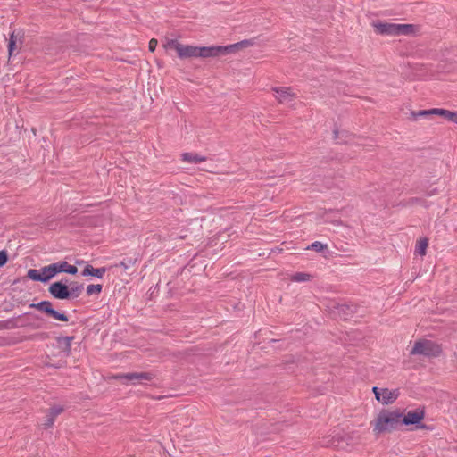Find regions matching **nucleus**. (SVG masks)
Returning a JSON list of instances; mask_svg holds the SVG:
<instances>
[{"mask_svg":"<svg viewBox=\"0 0 457 457\" xmlns=\"http://www.w3.org/2000/svg\"><path fill=\"white\" fill-rule=\"evenodd\" d=\"M312 248H314V243H312L311 245H309V246L307 247V249H312Z\"/></svg>","mask_w":457,"mask_h":457,"instance_id":"obj_37","label":"nucleus"},{"mask_svg":"<svg viewBox=\"0 0 457 457\" xmlns=\"http://www.w3.org/2000/svg\"><path fill=\"white\" fill-rule=\"evenodd\" d=\"M441 346L428 339H420L414 343L410 354L411 355H422L425 357H437L441 354Z\"/></svg>","mask_w":457,"mask_h":457,"instance_id":"obj_5","label":"nucleus"},{"mask_svg":"<svg viewBox=\"0 0 457 457\" xmlns=\"http://www.w3.org/2000/svg\"><path fill=\"white\" fill-rule=\"evenodd\" d=\"M425 418V408L418 407L408 411L401 410V426L408 427V430L414 431L418 429L430 430L432 428L424 424L422 421Z\"/></svg>","mask_w":457,"mask_h":457,"instance_id":"obj_3","label":"nucleus"},{"mask_svg":"<svg viewBox=\"0 0 457 457\" xmlns=\"http://www.w3.org/2000/svg\"><path fill=\"white\" fill-rule=\"evenodd\" d=\"M68 280L66 279L65 282ZM49 293L56 299L64 300L69 299L68 286L62 281H58L51 284L48 288Z\"/></svg>","mask_w":457,"mask_h":457,"instance_id":"obj_10","label":"nucleus"},{"mask_svg":"<svg viewBox=\"0 0 457 457\" xmlns=\"http://www.w3.org/2000/svg\"><path fill=\"white\" fill-rule=\"evenodd\" d=\"M400 409H383L371 421L372 431L375 436L389 434L401 427Z\"/></svg>","mask_w":457,"mask_h":457,"instance_id":"obj_2","label":"nucleus"},{"mask_svg":"<svg viewBox=\"0 0 457 457\" xmlns=\"http://www.w3.org/2000/svg\"><path fill=\"white\" fill-rule=\"evenodd\" d=\"M325 310L335 319L349 320L356 312L353 304L339 303L333 299L320 301Z\"/></svg>","mask_w":457,"mask_h":457,"instance_id":"obj_4","label":"nucleus"},{"mask_svg":"<svg viewBox=\"0 0 457 457\" xmlns=\"http://www.w3.org/2000/svg\"><path fill=\"white\" fill-rule=\"evenodd\" d=\"M251 45L249 40L228 45V46H195L182 45L179 47L178 55L181 59L186 58H211L227 55L239 50L242 47Z\"/></svg>","mask_w":457,"mask_h":457,"instance_id":"obj_1","label":"nucleus"},{"mask_svg":"<svg viewBox=\"0 0 457 457\" xmlns=\"http://www.w3.org/2000/svg\"><path fill=\"white\" fill-rule=\"evenodd\" d=\"M45 365H46V366H53L49 361H45Z\"/></svg>","mask_w":457,"mask_h":457,"instance_id":"obj_38","label":"nucleus"},{"mask_svg":"<svg viewBox=\"0 0 457 457\" xmlns=\"http://www.w3.org/2000/svg\"><path fill=\"white\" fill-rule=\"evenodd\" d=\"M327 245L322 244L319 241H316V253L319 252H323L324 250H327Z\"/></svg>","mask_w":457,"mask_h":457,"instance_id":"obj_31","label":"nucleus"},{"mask_svg":"<svg viewBox=\"0 0 457 457\" xmlns=\"http://www.w3.org/2000/svg\"><path fill=\"white\" fill-rule=\"evenodd\" d=\"M435 108L429 110H421L418 112H411V116L413 120H417L419 118H427L435 114Z\"/></svg>","mask_w":457,"mask_h":457,"instance_id":"obj_22","label":"nucleus"},{"mask_svg":"<svg viewBox=\"0 0 457 457\" xmlns=\"http://www.w3.org/2000/svg\"><path fill=\"white\" fill-rule=\"evenodd\" d=\"M417 31V28L412 24H397V36L412 35Z\"/></svg>","mask_w":457,"mask_h":457,"instance_id":"obj_16","label":"nucleus"},{"mask_svg":"<svg viewBox=\"0 0 457 457\" xmlns=\"http://www.w3.org/2000/svg\"><path fill=\"white\" fill-rule=\"evenodd\" d=\"M106 271L104 267L103 268H94L91 265H87L82 271V276H93L98 278H102Z\"/></svg>","mask_w":457,"mask_h":457,"instance_id":"obj_14","label":"nucleus"},{"mask_svg":"<svg viewBox=\"0 0 457 457\" xmlns=\"http://www.w3.org/2000/svg\"><path fill=\"white\" fill-rule=\"evenodd\" d=\"M56 275L54 263L45 266L38 270L30 269L28 270L27 277L34 281L47 282Z\"/></svg>","mask_w":457,"mask_h":457,"instance_id":"obj_6","label":"nucleus"},{"mask_svg":"<svg viewBox=\"0 0 457 457\" xmlns=\"http://www.w3.org/2000/svg\"><path fill=\"white\" fill-rule=\"evenodd\" d=\"M55 268V273L65 272L71 275H75L78 272V268L74 265L69 264L65 261L58 262L54 263Z\"/></svg>","mask_w":457,"mask_h":457,"instance_id":"obj_13","label":"nucleus"},{"mask_svg":"<svg viewBox=\"0 0 457 457\" xmlns=\"http://www.w3.org/2000/svg\"><path fill=\"white\" fill-rule=\"evenodd\" d=\"M428 245V238H420L416 244L415 252L420 256H424L427 253V248Z\"/></svg>","mask_w":457,"mask_h":457,"instance_id":"obj_23","label":"nucleus"},{"mask_svg":"<svg viewBox=\"0 0 457 457\" xmlns=\"http://www.w3.org/2000/svg\"><path fill=\"white\" fill-rule=\"evenodd\" d=\"M30 308H35L42 312H45L47 316L61 321H68L69 319L65 313L57 312L53 308V304L49 301H42L38 303H31Z\"/></svg>","mask_w":457,"mask_h":457,"instance_id":"obj_7","label":"nucleus"},{"mask_svg":"<svg viewBox=\"0 0 457 457\" xmlns=\"http://www.w3.org/2000/svg\"><path fill=\"white\" fill-rule=\"evenodd\" d=\"M72 340H73V337H62L57 338V342H58L60 347L65 353L66 356L69 355L71 353V345Z\"/></svg>","mask_w":457,"mask_h":457,"instance_id":"obj_17","label":"nucleus"},{"mask_svg":"<svg viewBox=\"0 0 457 457\" xmlns=\"http://www.w3.org/2000/svg\"><path fill=\"white\" fill-rule=\"evenodd\" d=\"M400 396H403V395H402L401 390L399 388H395V389L383 388L382 389V400H396Z\"/></svg>","mask_w":457,"mask_h":457,"instance_id":"obj_15","label":"nucleus"},{"mask_svg":"<svg viewBox=\"0 0 457 457\" xmlns=\"http://www.w3.org/2000/svg\"><path fill=\"white\" fill-rule=\"evenodd\" d=\"M16 36L14 33H12L10 36L9 43H8V52L9 56H12L13 54L14 49L16 47Z\"/></svg>","mask_w":457,"mask_h":457,"instance_id":"obj_26","label":"nucleus"},{"mask_svg":"<svg viewBox=\"0 0 457 457\" xmlns=\"http://www.w3.org/2000/svg\"><path fill=\"white\" fill-rule=\"evenodd\" d=\"M275 97L281 104H291L296 96L290 87H273Z\"/></svg>","mask_w":457,"mask_h":457,"instance_id":"obj_9","label":"nucleus"},{"mask_svg":"<svg viewBox=\"0 0 457 457\" xmlns=\"http://www.w3.org/2000/svg\"><path fill=\"white\" fill-rule=\"evenodd\" d=\"M8 260L7 253L5 251H0V267L4 266Z\"/></svg>","mask_w":457,"mask_h":457,"instance_id":"obj_29","label":"nucleus"},{"mask_svg":"<svg viewBox=\"0 0 457 457\" xmlns=\"http://www.w3.org/2000/svg\"><path fill=\"white\" fill-rule=\"evenodd\" d=\"M383 403H386V404H387V403H389L390 402H388V401H386V402H383Z\"/></svg>","mask_w":457,"mask_h":457,"instance_id":"obj_39","label":"nucleus"},{"mask_svg":"<svg viewBox=\"0 0 457 457\" xmlns=\"http://www.w3.org/2000/svg\"><path fill=\"white\" fill-rule=\"evenodd\" d=\"M83 285L78 282H73L68 287L69 298H77L83 290Z\"/></svg>","mask_w":457,"mask_h":457,"instance_id":"obj_19","label":"nucleus"},{"mask_svg":"<svg viewBox=\"0 0 457 457\" xmlns=\"http://www.w3.org/2000/svg\"><path fill=\"white\" fill-rule=\"evenodd\" d=\"M163 46L166 49H175L177 51V53H179V47L181 46V44L178 40H176V39H169L163 45Z\"/></svg>","mask_w":457,"mask_h":457,"instance_id":"obj_24","label":"nucleus"},{"mask_svg":"<svg viewBox=\"0 0 457 457\" xmlns=\"http://www.w3.org/2000/svg\"><path fill=\"white\" fill-rule=\"evenodd\" d=\"M407 204L408 205L419 204V205H422V206H427V201L422 197H412L408 201Z\"/></svg>","mask_w":457,"mask_h":457,"instance_id":"obj_28","label":"nucleus"},{"mask_svg":"<svg viewBox=\"0 0 457 457\" xmlns=\"http://www.w3.org/2000/svg\"><path fill=\"white\" fill-rule=\"evenodd\" d=\"M435 111H436L435 114L440 115L447 120L454 116V112L445 110V109L435 108Z\"/></svg>","mask_w":457,"mask_h":457,"instance_id":"obj_25","label":"nucleus"},{"mask_svg":"<svg viewBox=\"0 0 457 457\" xmlns=\"http://www.w3.org/2000/svg\"><path fill=\"white\" fill-rule=\"evenodd\" d=\"M312 278V274L306 272H296L291 275L290 279L294 282H306Z\"/></svg>","mask_w":457,"mask_h":457,"instance_id":"obj_21","label":"nucleus"},{"mask_svg":"<svg viewBox=\"0 0 457 457\" xmlns=\"http://www.w3.org/2000/svg\"><path fill=\"white\" fill-rule=\"evenodd\" d=\"M437 194V190L436 189H433L431 192L428 193L427 195L430 196V195H436Z\"/></svg>","mask_w":457,"mask_h":457,"instance_id":"obj_36","label":"nucleus"},{"mask_svg":"<svg viewBox=\"0 0 457 457\" xmlns=\"http://www.w3.org/2000/svg\"><path fill=\"white\" fill-rule=\"evenodd\" d=\"M333 135H334V139L339 144L348 143L350 140V137H351V135L349 134L348 131H345V130L339 131L337 129H334Z\"/></svg>","mask_w":457,"mask_h":457,"instance_id":"obj_18","label":"nucleus"},{"mask_svg":"<svg viewBox=\"0 0 457 457\" xmlns=\"http://www.w3.org/2000/svg\"><path fill=\"white\" fill-rule=\"evenodd\" d=\"M318 253H321V256L324 258V259H330L333 254L335 253L334 252H331L329 251L328 248L327 250H324L323 252H319Z\"/></svg>","mask_w":457,"mask_h":457,"instance_id":"obj_30","label":"nucleus"},{"mask_svg":"<svg viewBox=\"0 0 457 457\" xmlns=\"http://www.w3.org/2000/svg\"><path fill=\"white\" fill-rule=\"evenodd\" d=\"M372 392L375 395L376 400H381L380 397L382 396V389L380 390L378 387L374 386L372 388Z\"/></svg>","mask_w":457,"mask_h":457,"instance_id":"obj_32","label":"nucleus"},{"mask_svg":"<svg viewBox=\"0 0 457 457\" xmlns=\"http://www.w3.org/2000/svg\"><path fill=\"white\" fill-rule=\"evenodd\" d=\"M157 40L154 39V38H152L150 41H149V46H148V48L151 52H154L157 46Z\"/></svg>","mask_w":457,"mask_h":457,"instance_id":"obj_33","label":"nucleus"},{"mask_svg":"<svg viewBox=\"0 0 457 457\" xmlns=\"http://www.w3.org/2000/svg\"><path fill=\"white\" fill-rule=\"evenodd\" d=\"M64 411V406L61 404H54L50 408L48 413L46 414V420L43 423V427L45 428H49L54 425L55 418L60 415Z\"/></svg>","mask_w":457,"mask_h":457,"instance_id":"obj_12","label":"nucleus"},{"mask_svg":"<svg viewBox=\"0 0 457 457\" xmlns=\"http://www.w3.org/2000/svg\"><path fill=\"white\" fill-rule=\"evenodd\" d=\"M152 378V374L149 372H131L115 376V378L124 379L126 383L132 385L140 384L143 380H151Z\"/></svg>","mask_w":457,"mask_h":457,"instance_id":"obj_8","label":"nucleus"},{"mask_svg":"<svg viewBox=\"0 0 457 457\" xmlns=\"http://www.w3.org/2000/svg\"><path fill=\"white\" fill-rule=\"evenodd\" d=\"M183 161L188 162L198 163L206 161L204 156H201L192 153H184L182 154Z\"/></svg>","mask_w":457,"mask_h":457,"instance_id":"obj_20","label":"nucleus"},{"mask_svg":"<svg viewBox=\"0 0 457 457\" xmlns=\"http://www.w3.org/2000/svg\"><path fill=\"white\" fill-rule=\"evenodd\" d=\"M102 285H88L87 287V294L88 295H94V294H100L102 291Z\"/></svg>","mask_w":457,"mask_h":457,"instance_id":"obj_27","label":"nucleus"},{"mask_svg":"<svg viewBox=\"0 0 457 457\" xmlns=\"http://www.w3.org/2000/svg\"><path fill=\"white\" fill-rule=\"evenodd\" d=\"M373 27L377 33L381 35L397 36V24L388 22H376Z\"/></svg>","mask_w":457,"mask_h":457,"instance_id":"obj_11","label":"nucleus"},{"mask_svg":"<svg viewBox=\"0 0 457 457\" xmlns=\"http://www.w3.org/2000/svg\"><path fill=\"white\" fill-rule=\"evenodd\" d=\"M117 266L122 267L124 269H128L129 267V263H126L125 262H120Z\"/></svg>","mask_w":457,"mask_h":457,"instance_id":"obj_34","label":"nucleus"},{"mask_svg":"<svg viewBox=\"0 0 457 457\" xmlns=\"http://www.w3.org/2000/svg\"><path fill=\"white\" fill-rule=\"evenodd\" d=\"M448 120L453 121L457 124V112H454V116L449 119Z\"/></svg>","mask_w":457,"mask_h":457,"instance_id":"obj_35","label":"nucleus"}]
</instances>
